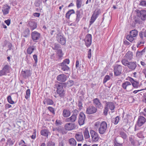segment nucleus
<instances>
[{
    "label": "nucleus",
    "mask_w": 146,
    "mask_h": 146,
    "mask_svg": "<svg viewBox=\"0 0 146 146\" xmlns=\"http://www.w3.org/2000/svg\"><path fill=\"white\" fill-rule=\"evenodd\" d=\"M94 125L96 127L99 128L98 131L100 134H103L105 133L107 127V123L105 121L101 123L99 121L96 122Z\"/></svg>",
    "instance_id": "1"
},
{
    "label": "nucleus",
    "mask_w": 146,
    "mask_h": 146,
    "mask_svg": "<svg viewBox=\"0 0 146 146\" xmlns=\"http://www.w3.org/2000/svg\"><path fill=\"white\" fill-rule=\"evenodd\" d=\"M72 116L68 118H67L66 119V121L67 122H74L77 118V115L78 113V111L76 110H74L72 111Z\"/></svg>",
    "instance_id": "2"
},
{
    "label": "nucleus",
    "mask_w": 146,
    "mask_h": 146,
    "mask_svg": "<svg viewBox=\"0 0 146 146\" xmlns=\"http://www.w3.org/2000/svg\"><path fill=\"white\" fill-rule=\"evenodd\" d=\"M138 31L136 30H132L130 32L129 35L127 36V39L130 42H132L134 39V38L137 35Z\"/></svg>",
    "instance_id": "3"
},
{
    "label": "nucleus",
    "mask_w": 146,
    "mask_h": 146,
    "mask_svg": "<svg viewBox=\"0 0 146 146\" xmlns=\"http://www.w3.org/2000/svg\"><path fill=\"white\" fill-rule=\"evenodd\" d=\"M63 86L62 84L60 83L59 84L57 87L56 90L57 94L59 95V96L62 98L64 97L65 94V91L63 88Z\"/></svg>",
    "instance_id": "4"
},
{
    "label": "nucleus",
    "mask_w": 146,
    "mask_h": 146,
    "mask_svg": "<svg viewBox=\"0 0 146 146\" xmlns=\"http://www.w3.org/2000/svg\"><path fill=\"white\" fill-rule=\"evenodd\" d=\"M114 74L115 76H118L121 74L122 67L121 65L116 64L113 66Z\"/></svg>",
    "instance_id": "5"
},
{
    "label": "nucleus",
    "mask_w": 146,
    "mask_h": 146,
    "mask_svg": "<svg viewBox=\"0 0 146 146\" xmlns=\"http://www.w3.org/2000/svg\"><path fill=\"white\" fill-rule=\"evenodd\" d=\"M146 121V119L144 117L141 116H139L135 126V130L137 129L136 128L137 126L139 127L141 126Z\"/></svg>",
    "instance_id": "6"
},
{
    "label": "nucleus",
    "mask_w": 146,
    "mask_h": 146,
    "mask_svg": "<svg viewBox=\"0 0 146 146\" xmlns=\"http://www.w3.org/2000/svg\"><path fill=\"white\" fill-rule=\"evenodd\" d=\"M52 130L53 132L52 133L54 135H58V134L59 133H62V134L64 133L63 128L61 126L53 127Z\"/></svg>",
    "instance_id": "7"
},
{
    "label": "nucleus",
    "mask_w": 146,
    "mask_h": 146,
    "mask_svg": "<svg viewBox=\"0 0 146 146\" xmlns=\"http://www.w3.org/2000/svg\"><path fill=\"white\" fill-rule=\"evenodd\" d=\"M122 86V88L127 92H130L132 90V85L130 82L129 81H126L123 83Z\"/></svg>",
    "instance_id": "8"
},
{
    "label": "nucleus",
    "mask_w": 146,
    "mask_h": 146,
    "mask_svg": "<svg viewBox=\"0 0 146 146\" xmlns=\"http://www.w3.org/2000/svg\"><path fill=\"white\" fill-rule=\"evenodd\" d=\"M32 39L35 42H37L41 37L40 33L36 31L32 32L31 34Z\"/></svg>",
    "instance_id": "9"
},
{
    "label": "nucleus",
    "mask_w": 146,
    "mask_h": 146,
    "mask_svg": "<svg viewBox=\"0 0 146 146\" xmlns=\"http://www.w3.org/2000/svg\"><path fill=\"white\" fill-rule=\"evenodd\" d=\"M92 37L91 34H88L86 36L84 40L86 46L87 47L90 46L92 43Z\"/></svg>",
    "instance_id": "10"
},
{
    "label": "nucleus",
    "mask_w": 146,
    "mask_h": 146,
    "mask_svg": "<svg viewBox=\"0 0 146 146\" xmlns=\"http://www.w3.org/2000/svg\"><path fill=\"white\" fill-rule=\"evenodd\" d=\"M97 109L94 106L91 105L87 108L86 111V113L89 114H93L97 111Z\"/></svg>",
    "instance_id": "11"
},
{
    "label": "nucleus",
    "mask_w": 146,
    "mask_h": 146,
    "mask_svg": "<svg viewBox=\"0 0 146 146\" xmlns=\"http://www.w3.org/2000/svg\"><path fill=\"white\" fill-rule=\"evenodd\" d=\"M93 104L97 109H101L103 108V105L98 98H94L93 100Z\"/></svg>",
    "instance_id": "12"
},
{
    "label": "nucleus",
    "mask_w": 146,
    "mask_h": 146,
    "mask_svg": "<svg viewBox=\"0 0 146 146\" xmlns=\"http://www.w3.org/2000/svg\"><path fill=\"white\" fill-rule=\"evenodd\" d=\"M90 133L92 137V140L93 142H95L99 140L98 134L93 130H91Z\"/></svg>",
    "instance_id": "13"
},
{
    "label": "nucleus",
    "mask_w": 146,
    "mask_h": 146,
    "mask_svg": "<svg viewBox=\"0 0 146 146\" xmlns=\"http://www.w3.org/2000/svg\"><path fill=\"white\" fill-rule=\"evenodd\" d=\"M86 116L85 114L83 112H80L79 115L78 122L79 124L81 125L84 124Z\"/></svg>",
    "instance_id": "14"
},
{
    "label": "nucleus",
    "mask_w": 146,
    "mask_h": 146,
    "mask_svg": "<svg viewBox=\"0 0 146 146\" xmlns=\"http://www.w3.org/2000/svg\"><path fill=\"white\" fill-rule=\"evenodd\" d=\"M99 14V11H95L93 14L92 15L90 21V25H91L95 21L96 18L98 17Z\"/></svg>",
    "instance_id": "15"
},
{
    "label": "nucleus",
    "mask_w": 146,
    "mask_h": 146,
    "mask_svg": "<svg viewBox=\"0 0 146 146\" xmlns=\"http://www.w3.org/2000/svg\"><path fill=\"white\" fill-rule=\"evenodd\" d=\"M11 9V7L8 5L6 4L4 5L2 8V11L3 15L4 16L8 14Z\"/></svg>",
    "instance_id": "16"
},
{
    "label": "nucleus",
    "mask_w": 146,
    "mask_h": 146,
    "mask_svg": "<svg viewBox=\"0 0 146 146\" xmlns=\"http://www.w3.org/2000/svg\"><path fill=\"white\" fill-rule=\"evenodd\" d=\"M138 15L141 18L143 21L146 20V11L145 10H141L139 11L138 12Z\"/></svg>",
    "instance_id": "17"
},
{
    "label": "nucleus",
    "mask_w": 146,
    "mask_h": 146,
    "mask_svg": "<svg viewBox=\"0 0 146 146\" xmlns=\"http://www.w3.org/2000/svg\"><path fill=\"white\" fill-rule=\"evenodd\" d=\"M137 66V62H136L131 61L129 62L127 67L131 70L133 71L135 70Z\"/></svg>",
    "instance_id": "18"
},
{
    "label": "nucleus",
    "mask_w": 146,
    "mask_h": 146,
    "mask_svg": "<svg viewBox=\"0 0 146 146\" xmlns=\"http://www.w3.org/2000/svg\"><path fill=\"white\" fill-rule=\"evenodd\" d=\"M67 77L66 75L64 74H61L58 75L56 78L57 80L61 82H65L67 80Z\"/></svg>",
    "instance_id": "19"
},
{
    "label": "nucleus",
    "mask_w": 146,
    "mask_h": 146,
    "mask_svg": "<svg viewBox=\"0 0 146 146\" xmlns=\"http://www.w3.org/2000/svg\"><path fill=\"white\" fill-rule=\"evenodd\" d=\"M28 24L29 26L32 31L36 29L37 27L36 23L34 21H29Z\"/></svg>",
    "instance_id": "20"
},
{
    "label": "nucleus",
    "mask_w": 146,
    "mask_h": 146,
    "mask_svg": "<svg viewBox=\"0 0 146 146\" xmlns=\"http://www.w3.org/2000/svg\"><path fill=\"white\" fill-rule=\"evenodd\" d=\"M75 128V125L74 123H67L65 125V128L68 130H70L74 129Z\"/></svg>",
    "instance_id": "21"
},
{
    "label": "nucleus",
    "mask_w": 146,
    "mask_h": 146,
    "mask_svg": "<svg viewBox=\"0 0 146 146\" xmlns=\"http://www.w3.org/2000/svg\"><path fill=\"white\" fill-rule=\"evenodd\" d=\"M58 41L62 45H64L66 43L65 38L62 35L60 34L58 35L57 37Z\"/></svg>",
    "instance_id": "22"
},
{
    "label": "nucleus",
    "mask_w": 146,
    "mask_h": 146,
    "mask_svg": "<svg viewBox=\"0 0 146 146\" xmlns=\"http://www.w3.org/2000/svg\"><path fill=\"white\" fill-rule=\"evenodd\" d=\"M60 33L59 29L58 28H55L54 27L50 32V34L52 35L55 36V35H59Z\"/></svg>",
    "instance_id": "23"
},
{
    "label": "nucleus",
    "mask_w": 146,
    "mask_h": 146,
    "mask_svg": "<svg viewBox=\"0 0 146 146\" xmlns=\"http://www.w3.org/2000/svg\"><path fill=\"white\" fill-rule=\"evenodd\" d=\"M22 76L25 78H26L31 76V73L30 71L29 70H26L21 72Z\"/></svg>",
    "instance_id": "24"
},
{
    "label": "nucleus",
    "mask_w": 146,
    "mask_h": 146,
    "mask_svg": "<svg viewBox=\"0 0 146 146\" xmlns=\"http://www.w3.org/2000/svg\"><path fill=\"white\" fill-rule=\"evenodd\" d=\"M124 57L129 61L131 60L133 58V53L131 51H128L124 56Z\"/></svg>",
    "instance_id": "25"
},
{
    "label": "nucleus",
    "mask_w": 146,
    "mask_h": 146,
    "mask_svg": "<svg viewBox=\"0 0 146 146\" xmlns=\"http://www.w3.org/2000/svg\"><path fill=\"white\" fill-rule=\"evenodd\" d=\"M83 14L82 12L80 11H77L76 12V22L78 23L80 20V19L82 17Z\"/></svg>",
    "instance_id": "26"
},
{
    "label": "nucleus",
    "mask_w": 146,
    "mask_h": 146,
    "mask_svg": "<svg viewBox=\"0 0 146 146\" xmlns=\"http://www.w3.org/2000/svg\"><path fill=\"white\" fill-rule=\"evenodd\" d=\"M43 103L44 104H46L47 105H52L54 104L53 100L49 98H45L43 101Z\"/></svg>",
    "instance_id": "27"
},
{
    "label": "nucleus",
    "mask_w": 146,
    "mask_h": 146,
    "mask_svg": "<svg viewBox=\"0 0 146 146\" xmlns=\"http://www.w3.org/2000/svg\"><path fill=\"white\" fill-rule=\"evenodd\" d=\"M70 111L68 110L64 109L63 110L62 115L64 117H68L70 115Z\"/></svg>",
    "instance_id": "28"
},
{
    "label": "nucleus",
    "mask_w": 146,
    "mask_h": 146,
    "mask_svg": "<svg viewBox=\"0 0 146 146\" xmlns=\"http://www.w3.org/2000/svg\"><path fill=\"white\" fill-rule=\"evenodd\" d=\"M106 105L111 110H113L115 108V106L112 102H107L106 104Z\"/></svg>",
    "instance_id": "29"
},
{
    "label": "nucleus",
    "mask_w": 146,
    "mask_h": 146,
    "mask_svg": "<svg viewBox=\"0 0 146 146\" xmlns=\"http://www.w3.org/2000/svg\"><path fill=\"white\" fill-rule=\"evenodd\" d=\"M75 137L78 141H81L83 139V137L82 133H77Z\"/></svg>",
    "instance_id": "30"
},
{
    "label": "nucleus",
    "mask_w": 146,
    "mask_h": 146,
    "mask_svg": "<svg viewBox=\"0 0 146 146\" xmlns=\"http://www.w3.org/2000/svg\"><path fill=\"white\" fill-rule=\"evenodd\" d=\"M60 66L61 67V70L63 71H66L68 70L69 69V67L66 64H60Z\"/></svg>",
    "instance_id": "31"
},
{
    "label": "nucleus",
    "mask_w": 146,
    "mask_h": 146,
    "mask_svg": "<svg viewBox=\"0 0 146 146\" xmlns=\"http://www.w3.org/2000/svg\"><path fill=\"white\" fill-rule=\"evenodd\" d=\"M74 84V81L73 80H70L64 83V84L65 87H69L73 85Z\"/></svg>",
    "instance_id": "32"
},
{
    "label": "nucleus",
    "mask_w": 146,
    "mask_h": 146,
    "mask_svg": "<svg viewBox=\"0 0 146 146\" xmlns=\"http://www.w3.org/2000/svg\"><path fill=\"white\" fill-rule=\"evenodd\" d=\"M49 131L47 129H45L42 130L41 131V134L42 135L44 136L47 137L48 135Z\"/></svg>",
    "instance_id": "33"
},
{
    "label": "nucleus",
    "mask_w": 146,
    "mask_h": 146,
    "mask_svg": "<svg viewBox=\"0 0 146 146\" xmlns=\"http://www.w3.org/2000/svg\"><path fill=\"white\" fill-rule=\"evenodd\" d=\"M119 136L123 139H125L127 138V134L124 132L120 131L119 132Z\"/></svg>",
    "instance_id": "34"
},
{
    "label": "nucleus",
    "mask_w": 146,
    "mask_h": 146,
    "mask_svg": "<svg viewBox=\"0 0 146 146\" xmlns=\"http://www.w3.org/2000/svg\"><path fill=\"white\" fill-rule=\"evenodd\" d=\"M69 144L71 146H75L76 142L74 138H71L69 140Z\"/></svg>",
    "instance_id": "35"
},
{
    "label": "nucleus",
    "mask_w": 146,
    "mask_h": 146,
    "mask_svg": "<svg viewBox=\"0 0 146 146\" xmlns=\"http://www.w3.org/2000/svg\"><path fill=\"white\" fill-rule=\"evenodd\" d=\"M143 35L145 37H146V30H143V31H141L139 33V36L141 39H143Z\"/></svg>",
    "instance_id": "36"
},
{
    "label": "nucleus",
    "mask_w": 146,
    "mask_h": 146,
    "mask_svg": "<svg viewBox=\"0 0 146 146\" xmlns=\"http://www.w3.org/2000/svg\"><path fill=\"white\" fill-rule=\"evenodd\" d=\"M119 120V116H117L115 118H113L112 119L111 122L113 123L115 125L117 124Z\"/></svg>",
    "instance_id": "37"
},
{
    "label": "nucleus",
    "mask_w": 146,
    "mask_h": 146,
    "mask_svg": "<svg viewBox=\"0 0 146 146\" xmlns=\"http://www.w3.org/2000/svg\"><path fill=\"white\" fill-rule=\"evenodd\" d=\"M35 49V47L33 46L29 47L27 49V52L28 54H31L33 51Z\"/></svg>",
    "instance_id": "38"
},
{
    "label": "nucleus",
    "mask_w": 146,
    "mask_h": 146,
    "mask_svg": "<svg viewBox=\"0 0 146 146\" xmlns=\"http://www.w3.org/2000/svg\"><path fill=\"white\" fill-rule=\"evenodd\" d=\"M74 13L75 11L74 10H70L68 11V12L66 13V17L67 18L69 19L70 15Z\"/></svg>",
    "instance_id": "39"
},
{
    "label": "nucleus",
    "mask_w": 146,
    "mask_h": 146,
    "mask_svg": "<svg viewBox=\"0 0 146 146\" xmlns=\"http://www.w3.org/2000/svg\"><path fill=\"white\" fill-rule=\"evenodd\" d=\"M7 74L9 72L10 67L7 65H5L2 69Z\"/></svg>",
    "instance_id": "40"
},
{
    "label": "nucleus",
    "mask_w": 146,
    "mask_h": 146,
    "mask_svg": "<svg viewBox=\"0 0 146 146\" xmlns=\"http://www.w3.org/2000/svg\"><path fill=\"white\" fill-rule=\"evenodd\" d=\"M129 60L126 59H123L121 60V63L122 64L125 66H128V64L130 62L128 61Z\"/></svg>",
    "instance_id": "41"
},
{
    "label": "nucleus",
    "mask_w": 146,
    "mask_h": 146,
    "mask_svg": "<svg viewBox=\"0 0 146 146\" xmlns=\"http://www.w3.org/2000/svg\"><path fill=\"white\" fill-rule=\"evenodd\" d=\"M84 137L85 139H88L90 137L89 132L88 129H86L84 132Z\"/></svg>",
    "instance_id": "42"
},
{
    "label": "nucleus",
    "mask_w": 146,
    "mask_h": 146,
    "mask_svg": "<svg viewBox=\"0 0 146 146\" xmlns=\"http://www.w3.org/2000/svg\"><path fill=\"white\" fill-rule=\"evenodd\" d=\"M133 86L135 88H137L140 86L138 82L135 81L132 84Z\"/></svg>",
    "instance_id": "43"
},
{
    "label": "nucleus",
    "mask_w": 146,
    "mask_h": 146,
    "mask_svg": "<svg viewBox=\"0 0 146 146\" xmlns=\"http://www.w3.org/2000/svg\"><path fill=\"white\" fill-rule=\"evenodd\" d=\"M52 48L53 50H56L57 51L61 49L60 45L58 44H55Z\"/></svg>",
    "instance_id": "44"
},
{
    "label": "nucleus",
    "mask_w": 146,
    "mask_h": 146,
    "mask_svg": "<svg viewBox=\"0 0 146 146\" xmlns=\"http://www.w3.org/2000/svg\"><path fill=\"white\" fill-rule=\"evenodd\" d=\"M129 140L131 144L134 146L135 145V142L134 139V137L132 136L129 137Z\"/></svg>",
    "instance_id": "45"
},
{
    "label": "nucleus",
    "mask_w": 146,
    "mask_h": 146,
    "mask_svg": "<svg viewBox=\"0 0 146 146\" xmlns=\"http://www.w3.org/2000/svg\"><path fill=\"white\" fill-rule=\"evenodd\" d=\"M57 54L59 58H61L63 56V54L62 52L61 49L57 50Z\"/></svg>",
    "instance_id": "46"
},
{
    "label": "nucleus",
    "mask_w": 146,
    "mask_h": 146,
    "mask_svg": "<svg viewBox=\"0 0 146 146\" xmlns=\"http://www.w3.org/2000/svg\"><path fill=\"white\" fill-rule=\"evenodd\" d=\"M30 89H28L26 92V95L25 96V98L27 100L29 98L30 95Z\"/></svg>",
    "instance_id": "47"
},
{
    "label": "nucleus",
    "mask_w": 146,
    "mask_h": 146,
    "mask_svg": "<svg viewBox=\"0 0 146 146\" xmlns=\"http://www.w3.org/2000/svg\"><path fill=\"white\" fill-rule=\"evenodd\" d=\"M145 52L144 49H143L142 51H137L136 52V56H140L143 55Z\"/></svg>",
    "instance_id": "48"
},
{
    "label": "nucleus",
    "mask_w": 146,
    "mask_h": 146,
    "mask_svg": "<svg viewBox=\"0 0 146 146\" xmlns=\"http://www.w3.org/2000/svg\"><path fill=\"white\" fill-rule=\"evenodd\" d=\"M8 102L11 104H14V102L12 100L11 97L10 96H8L7 97Z\"/></svg>",
    "instance_id": "49"
},
{
    "label": "nucleus",
    "mask_w": 146,
    "mask_h": 146,
    "mask_svg": "<svg viewBox=\"0 0 146 146\" xmlns=\"http://www.w3.org/2000/svg\"><path fill=\"white\" fill-rule=\"evenodd\" d=\"M76 7L78 8H79L81 7L82 5L81 0H76Z\"/></svg>",
    "instance_id": "50"
},
{
    "label": "nucleus",
    "mask_w": 146,
    "mask_h": 146,
    "mask_svg": "<svg viewBox=\"0 0 146 146\" xmlns=\"http://www.w3.org/2000/svg\"><path fill=\"white\" fill-rule=\"evenodd\" d=\"M110 77L108 75H107L106 76L103 80V83L105 84V83L106 82L108 81V80H110Z\"/></svg>",
    "instance_id": "51"
},
{
    "label": "nucleus",
    "mask_w": 146,
    "mask_h": 146,
    "mask_svg": "<svg viewBox=\"0 0 146 146\" xmlns=\"http://www.w3.org/2000/svg\"><path fill=\"white\" fill-rule=\"evenodd\" d=\"M82 101L81 100L78 101V106L80 110L82 109Z\"/></svg>",
    "instance_id": "52"
},
{
    "label": "nucleus",
    "mask_w": 146,
    "mask_h": 146,
    "mask_svg": "<svg viewBox=\"0 0 146 146\" xmlns=\"http://www.w3.org/2000/svg\"><path fill=\"white\" fill-rule=\"evenodd\" d=\"M113 145L114 146H123V143H118L116 139H115L114 141Z\"/></svg>",
    "instance_id": "53"
},
{
    "label": "nucleus",
    "mask_w": 146,
    "mask_h": 146,
    "mask_svg": "<svg viewBox=\"0 0 146 146\" xmlns=\"http://www.w3.org/2000/svg\"><path fill=\"white\" fill-rule=\"evenodd\" d=\"M139 5L142 6L146 7V1L145 0H141Z\"/></svg>",
    "instance_id": "54"
},
{
    "label": "nucleus",
    "mask_w": 146,
    "mask_h": 146,
    "mask_svg": "<svg viewBox=\"0 0 146 146\" xmlns=\"http://www.w3.org/2000/svg\"><path fill=\"white\" fill-rule=\"evenodd\" d=\"M48 110L50 112H52L53 114H55L54 109V108L49 106L47 108Z\"/></svg>",
    "instance_id": "55"
},
{
    "label": "nucleus",
    "mask_w": 146,
    "mask_h": 146,
    "mask_svg": "<svg viewBox=\"0 0 146 146\" xmlns=\"http://www.w3.org/2000/svg\"><path fill=\"white\" fill-rule=\"evenodd\" d=\"M108 111V108L105 105V106L104 110V113L105 115H107Z\"/></svg>",
    "instance_id": "56"
},
{
    "label": "nucleus",
    "mask_w": 146,
    "mask_h": 146,
    "mask_svg": "<svg viewBox=\"0 0 146 146\" xmlns=\"http://www.w3.org/2000/svg\"><path fill=\"white\" fill-rule=\"evenodd\" d=\"M70 63V61L69 59H66L63 60V62L61 64H68Z\"/></svg>",
    "instance_id": "57"
},
{
    "label": "nucleus",
    "mask_w": 146,
    "mask_h": 146,
    "mask_svg": "<svg viewBox=\"0 0 146 146\" xmlns=\"http://www.w3.org/2000/svg\"><path fill=\"white\" fill-rule=\"evenodd\" d=\"M55 143L54 142L50 141L48 143L47 146H54Z\"/></svg>",
    "instance_id": "58"
},
{
    "label": "nucleus",
    "mask_w": 146,
    "mask_h": 146,
    "mask_svg": "<svg viewBox=\"0 0 146 146\" xmlns=\"http://www.w3.org/2000/svg\"><path fill=\"white\" fill-rule=\"evenodd\" d=\"M91 56H92L91 50V49H90L89 50L88 54V58L89 59H90L91 58Z\"/></svg>",
    "instance_id": "59"
},
{
    "label": "nucleus",
    "mask_w": 146,
    "mask_h": 146,
    "mask_svg": "<svg viewBox=\"0 0 146 146\" xmlns=\"http://www.w3.org/2000/svg\"><path fill=\"white\" fill-rule=\"evenodd\" d=\"M6 74L5 72L3 69L0 70V76L5 75Z\"/></svg>",
    "instance_id": "60"
},
{
    "label": "nucleus",
    "mask_w": 146,
    "mask_h": 146,
    "mask_svg": "<svg viewBox=\"0 0 146 146\" xmlns=\"http://www.w3.org/2000/svg\"><path fill=\"white\" fill-rule=\"evenodd\" d=\"M25 35L24 36L27 37L28 36V35H29V29H27L25 31Z\"/></svg>",
    "instance_id": "61"
},
{
    "label": "nucleus",
    "mask_w": 146,
    "mask_h": 146,
    "mask_svg": "<svg viewBox=\"0 0 146 146\" xmlns=\"http://www.w3.org/2000/svg\"><path fill=\"white\" fill-rule=\"evenodd\" d=\"M33 57L35 61V63L36 64L37 62V56L35 54L33 55Z\"/></svg>",
    "instance_id": "62"
},
{
    "label": "nucleus",
    "mask_w": 146,
    "mask_h": 146,
    "mask_svg": "<svg viewBox=\"0 0 146 146\" xmlns=\"http://www.w3.org/2000/svg\"><path fill=\"white\" fill-rule=\"evenodd\" d=\"M145 43V41L143 39H141V40L139 41V42H138L137 43V44L138 45H140L141 44H144Z\"/></svg>",
    "instance_id": "63"
},
{
    "label": "nucleus",
    "mask_w": 146,
    "mask_h": 146,
    "mask_svg": "<svg viewBox=\"0 0 146 146\" xmlns=\"http://www.w3.org/2000/svg\"><path fill=\"white\" fill-rule=\"evenodd\" d=\"M59 143V146H64V140H62L61 141L60 140Z\"/></svg>",
    "instance_id": "64"
}]
</instances>
